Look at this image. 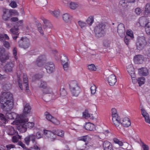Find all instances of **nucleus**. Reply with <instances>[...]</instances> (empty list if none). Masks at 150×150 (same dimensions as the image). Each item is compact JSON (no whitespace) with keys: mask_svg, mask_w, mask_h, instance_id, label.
I'll return each instance as SVG.
<instances>
[{"mask_svg":"<svg viewBox=\"0 0 150 150\" xmlns=\"http://www.w3.org/2000/svg\"><path fill=\"white\" fill-rule=\"evenodd\" d=\"M14 105L12 94L10 92H4L0 98V106L3 110L6 111L11 110Z\"/></svg>","mask_w":150,"mask_h":150,"instance_id":"f257e3e1","label":"nucleus"},{"mask_svg":"<svg viewBox=\"0 0 150 150\" xmlns=\"http://www.w3.org/2000/svg\"><path fill=\"white\" fill-rule=\"evenodd\" d=\"M22 118L23 119L22 120H21L20 123L17 126V129L21 132H24L26 131L27 127L31 129L33 128L34 125V123L33 122H28V119L23 116V115Z\"/></svg>","mask_w":150,"mask_h":150,"instance_id":"f03ea898","label":"nucleus"},{"mask_svg":"<svg viewBox=\"0 0 150 150\" xmlns=\"http://www.w3.org/2000/svg\"><path fill=\"white\" fill-rule=\"evenodd\" d=\"M44 134L46 137L50 138L51 141H53L56 139L55 135H57L62 137H63L64 135V132L61 130L54 129L52 132L44 130Z\"/></svg>","mask_w":150,"mask_h":150,"instance_id":"7ed1b4c3","label":"nucleus"},{"mask_svg":"<svg viewBox=\"0 0 150 150\" xmlns=\"http://www.w3.org/2000/svg\"><path fill=\"white\" fill-rule=\"evenodd\" d=\"M105 26L102 23L96 25L94 29L96 37L99 38L104 36L105 34Z\"/></svg>","mask_w":150,"mask_h":150,"instance_id":"20e7f679","label":"nucleus"},{"mask_svg":"<svg viewBox=\"0 0 150 150\" xmlns=\"http://www.w3.org/2000/svg\"><path fill=\"white\" fill-rule=\"evenodd\" d=\"M23 115H20L14 112H7L6 114V117L7 119L10 120H14V123L16 125H18V123H20V120H23L22 117Z\"/></svg>","mask_w":150,"mask_h":150,"instance_id":"39448f33","label":"nucleus"},{"mask_svg":"<svg viewBox=\"0 0 150 150\" xmlns=\"http://www.w3.org/2000/svg\"><path fill=\"white\" fill-rule=\"evenodd\" d=\"M23 21L20 20L17 22L16 25H15L13 28L10 29V31L11 33L12 38L14 40H16L18 37L19 35L18 33V27L22 25Z\"/></svg>","mask_w":150,"mask_h":150,"instance_id":"423d86ee","label":"nucleus"},{"mask_svg":"<svg viewBox=\"0 0 150 150\" xmlns=\"http://www.w3.org/2000/svg\"><path fill=\"white\" fill-rule=\"evenodd\" d=\"M147 44L145 38L144 36H138L136 42L137 49L139 50H142Z\"/></svg>","mask_w":150,"mask_h":150,"instance_id":"0eeeda50","label":"nucleus"},{"mask_svg":"<svg viewBox=\"0 0 150 150\" xmlns=\"http://www.w3.org/2000/svg\"><path fill=\"white\" fill-rule=\"evenodd\" d=\"M18 44L20 47L24 49L28 48L30 45V40L27 38H21Z\"/></svg>","mask_w":150,"mask_h":150,"instance_id":"6e6552de","label":"nucleus"},{"mask_svg":"<svg viewBox=\"0 0 150 150\" xmlns=\"http://www.w3.org/2000/svg\"><path fill=\"white\" fill-rule=\"evenodd\" d=\"M5 49L3 47H0V60L3 63L5 62L9 58V53L5 54Z\"/></svg>","mask_w":150,"mask_h":150,"instance_id":"1a4fd4ad","label":"nucleus"},{"mask_svg":"<svg viewBox=\"0 0 150 150\" xmlns=\"http://www.w3.org/2000/svg\"><path fill=\"white\" fill-rule=\"evenodd\" d=\"M12 11L8 9H4L3 10V14L2 16L3 19L5 21L8 20L11 16V13Z\"/></svg>","mask_w":150,"mask_h":150,"instance_id":"9d476101","label":"nucleus"},{"mask_svg":"<svg viewBox=\"0 0 150 150\" xmlns=\"http://www.w3.org/2000/svg\"><path fill=\"white\" fill-rule=\"evenodd\" d=\"M45 68L47 71L49 73L53 72L55 70V67L52 62H49L47 63L45 66Z\"/></svg>","mask_w":150,"mask_h":150,"instance_id":"9b49d317","label":"nucleus"},{"mask_svg":"<svg viewBox=\"0 0 150 150\" xmlns=\"http://www.w3.org/2000/svg\"><path fill=\"white\" fill-rule=\"evenodd\" d=\"M112 121L114 125L117 127V129H119L121 128L119 126L121 125L122 121L120 120V117L118 116L112 118Z\"/></svg>","mask_w":150,"mask_h":150,"instance_id":"f8f14e48","label":"nucleus"},{"mask_svg":"<svg viewBox=\"0 0 150 150\" xmlns=\"http://www.w3.org/2000/svg\"><path fill=\"white\" fill-rule=\"evenodd\" d=\"M117 32L119 35L121 37H122L125 35V31L124 24L122 23H120L118 25L117 27Z\"/></svg>","mask_w":150,"mask_h":150,"instance_id":"ddd939ff","label":"nucleus"},{"mask_svg":"<svg viewBox=\"0 0 150 150\" xmlns=\"http://www.w3.org/2000/svg\"><path fill=\"white\" fill-rule=\"evenodd\" d=\"M109 84L110 85H114L117 82V79L115 75L112 74L107 79Z\"/></svg>","mask_w":150,"mask_h":150,"instance_id":"4468645a","label":"nucleus"},{"mask_svg":"<svg viewBox=\"0 0 150 150\" xmlns=\"http://www.w3.org/2000/svg\"><path fill=\"white\" fill-rule=\"evenodd\" d=\"M134 62L137 64H140L144 61V57L142 55H138L135 56L134 59Z\"/></svg>","mask_w":150,"mask_h":150,"instance_id":"2eb2a0df","label":"nucleus"},{"mask_svg":"<svg viewBox=\"0 0 150 150\" xmlns=\"http://www.w3.org/2000/svg\"><path fill=\"white\" fill-rule=\"evenodd\" d=\"M6 132L9 135L12 136L18 134L17 132L12 126H9L7 127Z\"/></svg>","mask_w":150,"mask_h":150,"instance_id":"dca6fc26","label":"nucleus"},{"mask_svg":"<svg viewBox=\"0 0 150 150\" xmlns=\"http://www.w3.org/2000/svg\"><path fill=\"white\" fill-rule=\"evenodd\" d=\"M14 66V64L12 62H9L6 63L4 67V69L7 72H11Z\"/></svg>","mask_w":150,"mask_h":150,"instance_id":"f3484780","label":"nucleus"},{"mask_svg":"<svg viewBox=\"0 0 150 150\" xmlns=\"http://www.w3.org/2000/svg\"><path fill=\"white\" fill-rule=\"evenodd\" d=\"M46 59V57L45 55L40 56L37 59L35 63L38 66H41L42 65L43 62Z\"/></svg>","mask_w":150,"mask_h":150,"instance_id":"a211bd4d","label":"nucleus"},{"mask_svg":"<svg viewBox=\"0 0 150 150\" xmlns=\"http://www.w3.org/2000/svg\"><path fill=\"white\" fill-rule=\"evenodd\" d=\"M69 86L70 91L75 88L78 90L79 88H80L78 85V83L75 81H70L69 83Z\"/></svg>","mask_w":150,"mask_h":150,"instance_id":"6ab92c4d","label":"nucleus"},{"mask_svg":"<svg viewBox=\"0 0 150 150\" xmlns=\"http://www.w3.org/2000/svg\"><path fill=\"white\" fill-rule=\"evenodd\" d=\"M141 110L142 114L145 118V122L150 124V119L148 114L144 108H142Z\"/></svg>","mask_w":150,"mask_h":150,"instance_id":"aec40b11","label":"nucleus"},{"mask_svg":"<svg viewBox=\"0 0 150 150\" xmlns=\"http://www.w3.org/2000/svg\"><path fill=\"white\" fill-rule=\"evenodd\" d=\"M41 19L44 23V25L43 26L44 28H52V25L49 21L44 18L43 17H41Z\"/></svg>","mask_w":150,"mask_h":150,"instance_id":"412c9836","label":"nucleus"},{"mask_svg":"<svg viewBox=\"0 0 150 150\" xmlns=\"http://www.w3.org/2000/svg\"><path fill=\"white\" fill-rule=\"evenodd\" d=\"M72 17V16L71 15L67 13H64L62 16L63 20L66 23L70 22Z\"/></svg>","mask_w":150,"mask_h":150,"instance_id":"4be33fe9","label":"nucleus"},{"mask_svg":"<svg viewBox=\"0 0 150 150\" xmlns=\"http://www.w3.org/2000/svg\"><path fill=\"white\" fill-rule=\"evenodd\" d=\"M104 150H113L112 145L109 142L105 141L103 144Z\"/></svg>","mask_w":150,"mask_h":150,"instance_id":"5701e85b","label":"nucleus"},{"mask_svg":"<svg viewBox=\"0 0 150 150\" xmlns=\"http://www.w3.org/2000/svg\"><path fill=\"white\" fill-rule=\"evenodd\" d=\"M127 71L131 77L135 76L134 69L132 65L129 64L127 67Z\"/></svg>","mask_w":150,"mask_h":150,"instance_id":"b1692460","label":"nucleus"},{"mask_svg":"<svg viewBox=\"0 0 150 150\" xmlns=\"http://www.w3.org/2000/svg\"><path fill=\"white\" fill-rule=\"evenodd\" d=\"M122 125L125 127H128L131 125L130 120L128 118H123L122 120L121 125Z\"/></svg>","mask_w":150,"mask_h":150,"instance_id":"393cba45","label":"nucleus"},{"mask_svg":"<svg viewBox=\"0 0 150 150\" xmlns=\"http://www.w3.org/2000/svg\"><path fill=\"white\" fill-rule=\"evenodd\" d=\"M31 107L28 103H26L24 105L23 113L24 114H28L30 112Z\"/></svg>","mask_w":150,"mask_h":150,"instance_id":"a878e982","label":"nucleus"},{"mask_svg":"<svg viewBox=\"0 0 150 150\" xmlns=\"http://www.w3.org/2000/svg\"><path fill=\"white\" fill-rule=\"evenodd\" d=\"M0 119L2 122L0 121V126L2 125L3 124H6L8 122L7 118L6 117V115L2 113H0Z\"/></svg>","mask_w":150,"mask_h":150,"instance_id":"bb28decb","label":"nucleus"},{"mask_svg":"<svg viewBox=\"0 0 150 150\" xmlns=\"http://www.w3.org/2000/svg\"><path fill=\"white\" fill-rule=\"evenodd\" d=\"M146 18L145 17H143L139 18V22L137 24V25L138 26H143L145 24Z\"/></svg>","mask_w":150,"mask_h":150,"instance_id":"cd10ccee","label":"nucleus"},{"mask_svg":"<svg viewBox=\"0 0 150 150\" xmlns=\"http://www.w3.org/2000/svg\"><path fill=\"white\" fill-rule=\"evenodd\" d=\"M85 128L88 130L92 131L95 129V126L92 123H88L85 125Z\"/></svg>","mask_w":150,"mask_h":150,"instance_id":"c85d7f7f","label":"nucleus"},{"mask_svg":"<svg viewBox=\"0 0 150 150\" xmlns=\"http://www.w3.org/2000/svg\"><path fill=\"white\" fill-rule=\"evenodd\" d=\"M23 78L24 85L25 86L26 90H28L29 89L28 83L27 75L25 74H23Z\"/></svg>","mask_w":150,"mask_h":150,"instance_id":"c756f323","label":"nucleus"},{"mask_svg":"<svg viewBox=\"0 0 150 150\" xmlns=\"http://www.w3.org/2000/svg\"><path fill=\"white\" fill-rule=\"evenodd\" d=\"M129 2L128 0H122L120 2V4L123 8H126L129 5Z\"/></svg>","mask_w":150,"mask_h":150,"instance_id":"7c9ffc66","label":"nucleus"},{"mask_svg":"<svg viewBox=\"0 0 150 150\" xmlns=\"http://www.w3.org/2000/svg\"><path fill=\"white\" fill-rule=\"evenodd\" d=\"M78 23L81 28L82 30H85L87 26L86 23L82 21H79Z\"/></svg>","mask_w":150,"mask_h":150,"instance_id":"2f4dec72","label":"nucleus"},{"mask_svg":"<svg viewBox=\"0 0 150 150\" xmlns=\"http://www.w3.org/2000/svg\"><path fill=\"white\" fill-rule=\"evenodd\" d=\"M139 73L141 75L144 76H147L148 74V70L146 68H142L139 69Z\"/></svg>","mask_w":150,"mask_h":150,"instance_id":"473e14b6","label":"nucleus"},{"mask_svg":"<svg viewBox=\"0 0 150 150\" xmlns=\"http://www.w3.org/2000/svg\"><path fill=\"white\" fill-rule=\"evenodd\" d=\"M70 91L72 96L76 97L79 94L81 91V89L80 88H79L78 90L75 88L71 90Z\"/></svg>","mask_w":150,"mask_h":150,"instance_id":"72a5a7b5","label":"nucleus"},{"mask_svg":"<svg viewBox=\"0 0 150 150\" xmlns=\"http://www.w3.org/2000/svg\"><path fill=\"white\" fill-rule=\"evenodd\" d=\"M94 22L93 17L91 16H89L86 20V23L87 25L90 26L92 25Z\"/></svg>","mask_w":150,"mask_h":150,"instance_id":"f704fd0d","label":"nucleus"},{"mask_svg":"<svg viewBox=\"0 0 150 150\" xmlns=\"http://www.w3.org/2000/svg\"><path fill=\"white\" fill-rule=\"evenodd\" d=\"M49 12L51 15L56 18H58L60 15V11L59 10L53 11L50 10Z\"/></svg>","mask_w":150,"mask_h":150,"instance_id":"c9c22d12","label":"nucleus"},{"mask_svg":"<svg viewBox=\"0 0 150 150\" xmlns=\"http://www.w3.org/2000/svg\"><path fill=\"white\" fill-rule=\"evenodd\" d=\"M52 91V89L49 86L43 89L42 90L43 93L45 94H49L50 93H51Z\"/></svg>","mask_w":150,"mask_h":150,"instance_id":"e433bc0d","label":"nucleus"},{"mask_svg":"<svg viewBox=\"0 0 150 150\" xmlns=\"http://www.w3.org/2000/svg\"><path fill=\"white\" fill-rule=\"evenodd\" d=\"M83 116L86 119L90 118L91 119H95L93 117L90 115L88 111L87 110H85V111L83 113Z\"/></svg>","mask_w":150,"mask_h":150,"instance_id":"4c0bfd02","label":"nucleus"},{"mask_svg":"<svg viewBox=\"0 0 150 150\" xmlns=\"http://www.w3.org/2000/svg\"><path fill=\"white\" fill-rule=\"evenodd\" d=\"M9 39V37L6 34H0V41L4 42L6 40Z\"/></svg>","mask_w":150,"mask_h":150,"instance_id":"58836bf2","label":"nucleus"},{"mask_svg":"<svg viewBox=\"0 0 150 150\" xmlns=\"http://www.w3.org/2000/svg\"><path fill=\"white\" fill-rule=\"evenodd\" d=\"M17 136H13L12 138V141L14 143H17L19 139H21V137L18 134Z\"/></svg>","mask_w":150,"mask_h":150,"instance_id":"ea45409f","label":"nucleus"},{"mask_svg":"<svg viewBox=\"0 0 150 150\" xmlns=\"http://www.w3.org/2000/svg\"><path fill=\"white\" fill-rule=\"evenodd\" d=\"M79 6L77 3L71 2L69 4V7L71 9H75Z\"/></svg>","mask_w":150,"mask_h":150,"instance_id":"a19ab883","label":"nucleus"},{"mask_svg":"<svg viewBox=\"0 0 150 150\" xmlns=\"http://www.w3.org/2000/svg\"><path fill=\"white\" fill-rule=\"evenodd\" d=\"M60 59L62 64L68 62V58L64 54H63L61 56Z\"/></svg>","mask_w":150,"mask_h":150,"instance_id":"79ce46f5","label":"nucleus"},{"mask_svg":"<svg viewBox=\"0 0 150 150\" xmlns=\"http://www.w3.org/2000/svg\"><path fill=\"white\" fill-rule=\"evenodd\" d=\"M145 30L147 34H150V22H148L145 25Z\"/></svg>","mask_w":150,"mask_h":150,"instance_id":"37998d69","label":"nucleus"},{"mask_svg":"<svg viewBox=\"0 0 150 150\" xmlns=\"http://www.w3.org/2000/svg\"><path fill=\"white\" fill-rule=\"evenodd\" d=\"M139 86H141L144 84L145 81V79L143 77L139 78L137 80Z\"/></svg>","mask_w":150,"mask_h":150,"instance_id":"c03bdc74","label":"nucleus"},{"mask_svg":"<svg viewBox=\"0 0 150 150\" xmlns=\"http://www.w3.org/2000/svg\"><path fill=\"white\" fill-rule=\"evenodd\" d=\"M45 115L46 119L50 122L52 119L54 118L48 112H45Z\"/></svg>","mask_w":150,"mask_h":150,"instance_id":"a18cd8bd","label":"nucleus"},{"mask_svg":"<svg viewBox=\"0 0 150 150\" xmlns=\"http://www.w3.org/2000/svg\"><path fill=\"white\" fill-rule=\"evenodd\" d=\"M39 87L42 88L43 89L46 88L47 86H48L46 82L45 81H42L40 82V83L39 84Z\"/></svg>","mask_w":150,"mask_h":150,"instance_id":"49530a36","label":"nucleus"},{"mask_svg":"<svg viewBox=\"0 0 150 150\" xmlns=\"http://www.w3.org/2000/svg\"><path fill=\"white\" fill-rule=\"evenodd\" d=\"M113 141L115 143L117 144L120 146H122L123 145V143L117 138H113Z\"/></svg>","mask_w":150,"mask_h":150,"instance_id":"de8ad7c7","label":"nucleus"},{"mask_svg":"<svg viewBox=\"0 0 150 150\" xmlns=\"http://www.w3.org/2000/svg\"><path fill=\"white\" fill-rule=\"evenodd\" d=\"M112 118L119 116L117 110L115 108H112Z\"/></svg>","mask_w":150,"mask_h":150,"instance_id":"09e8293b","label":"nucleus"},{"mask_svg":"<svg viewBox=\"0 0 150 150\" xmlns=\"http://www.w3.org/2000/svg\"><path fill=\"white\" fill-rule=\"evenodd\" d=\"M126 34L127 36H129L132 38H134L133 32L131 30H127L126 32Z\"/></svg>","mask_w":150,"mask_h":150,"instance_id":"8fccbe9b","label":"nucleus"},{"mask_svg":"<svg viewBox=\"0 0 150 150\" xmlns=\"http://www.w3.org/2000/svg\"><path fill=\"white\" fill-rule=\"evenodd\" d=\"M90 89L91 94H94L96 92V87L95 85H93L91 87Z\"/></svg>","mask_w":150,"mask_h":150,"instance_id":"3c124183","label":"nucleus"},{"mask_svg":"<svg viewBox=\"0 0 150 150\" xmlns=\"http://www.w3.org/2000/svg\"><path fill=\"white\" fill-rule=\"evenodd\" d=\"M56 94H54L52 91L51 93L49 94V96L50 97L49 98V100H54L57 98Z\"/></svg>","mask_w":150,"mask_h":150,"instance_id":"603ef678","label":"nucleus"},{"mask_svg":"<svg viewBox=\"0 0 150 150\" xmlns=\"http://www.w3.org/2000/svg\"><path fill=\"white\" fill-rule=\"evenodd\" d=\"M88 69L91 71H96V67L93 64L89 65L88 66Z\"/></svg>","mask_w":150,"mask_h":150,"instance_id":"864d4df0","label":"nucleus"},{"mask_svg":"<svg viewBox=\"0 0 150 150\" xmlns=\"http://www.w3.org/2000/svg\"><path fill=\"white\" fill-rule=\"evenodd\" d=\"M135 13L137 15H140L142 13V10L139 8H137L135 10Z\"/></svg>","mask_w":150,"mask_h":150,"instance_id":"5fc2aeb1","label":"nucleus"},{"mask_svg":"<svg viewBox=\"0 0 150 150\" xmlns=\"http://www.w3.org/2000/svg\"><path fill=\"white\" fill-rule=\"evenodd\" d=\"M11 87V85L9 84H6L3 86V89L4 90H8L10 89Z\"/></svg>","mask_w":150,"mask_h":150,"instance_id":"6e6d98bb","label":"nucleus"},{"mask_svg":"<svg viewBox=\"0 0 150 150\" xmlns=\"http://www.w3.org/2000/svg\"><path fill=\"white\" fill-rule=\"evenodd\" d=\"M28 137L30 138V140H31L33 143L35 142V137L34 135L33 134H31L28 136Z\"/></svg>","mask_w":150,"mask_h":150,"instance_id":"4d7b16f0","label":"nucleus"},{"mask_svg":"<svg viewBox=\"0 0 150 150\" xmlns=\"http://www.w3.org/2000/svg\"><path fill=\"white\" fill-rule=\"evenodd\" d=\"M51 122L57 125H58L60 124L59 121L54 118L52 119Z\"/></svg>","mask_w":150,"mask_h":150,"instance_id":"13d9d810","label":"nucleus"},{"mask_svg":"<svg viewBox=\"0 0 150 150\" xmlns=\"http://www.w3.org/2000/svg\"><path fill=\"white\" fill-rule=\"evenodd\" d=\"M145 11L146 12L149 13L150 12V4H146L145 9Z\"/></svg>","mask_w":150,"mask_h":150,"instance_id":"bf43d9fd","label":"nucleus"},{"mask_svg":"<svg viewBox=\"0 0 150 150\" xmlns=\"http://www.w3.org/2000/svg\"><path fill=\"white\" fill-rule=\"evenodd\" d=\"M62 64L63 65L64 70H67L69 66V64L68 62H67L65 63H64Z\"/></svg>","mask_w":150,"mask_h":150,"instance_id":"052dcab7","label":"nucleus"},{"mask_svg":"<svg viewBox=\"0 0 150 150\" xmlns=\"http://www.w3.org/2000/svg\"><path fill=\"white\" fill-rule=\"evenodd\" d=\"M13 54V55L14 56V57L15 59L16 60H17V57L16 56L17 55V50L16 48H14L13 51H12Z\"/></svg>","mask_w":150,"mask_h":150,"instance_id":"680f3d73","label":"nucleus"},{"mask_svg":"<svg viewBox=\"0 0 150 150\" xmlns=\"http://www.w3.org/2000/svg\"><path fill=\"white\" fill-rule=\"evenodd\" d=\"M9 6L12 8H14L16 7L17 5L16 2L14 1H12L9 4Z\"/></svg>","mask_w":150,"mask_h":150,"instance_id":"e2e57ef3","label":"nucleus"},{"mask_svg":"<svg viewBox=\"0 0 150 150\" xmlns=\"http://www.w3.org/2000/svg\"><path fill=\"white\" fill-rule=\"evenodd\" d=\"M141 146L143 149V150H148V146L145 144L144 143H142Z\"/></svg>","mask_w":150,"mask_h":150,"instance_id":"0e129e2a","label":"nucleus"},{"mask_svg":"<svg viewBox=\"0 0 150 150\" xmlns=\"http://www.w3.org/2000/svg\"><path fill=\"white\" fill-rule=\"evenodd\" d=\"M3 44L5 47L8 49H9L10 47V44L7 41H5L4 42Z\"/></svg>","mask_w":150,"mask_h":150,"instance_id":"69168bd1","label":"nucleus"},{"mask_svg":"<svg viewBox=\"0 0 150 150\" xmlns=\"http://www.w3.org/2000/svg\"><path fill=\"white\" fill-rule=\"evenodd\" d=\"M6 147L8 150H10L11 149L15 148V146L14 145L10 144L6 146Z\"/></svg>","mask_w":150,"mask_h":150,"instance_id":"338daca9","label":"nucleus"},{"mask_svg":"<svg viewBox=\"0 0 150 150\" xmlns=\"http://www.w3.org/2000/svg\"><path fill=\"white\" fill-rule=\"evenodd\" d=\"M25 142L27 145H29L30 141V138L28 136L24 139Z\"/></svg>","mask_w":150,"mask_h":150,"instance_id":"774afa93","label":"nucleus"}]
</instances>
